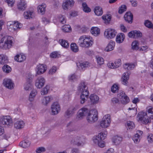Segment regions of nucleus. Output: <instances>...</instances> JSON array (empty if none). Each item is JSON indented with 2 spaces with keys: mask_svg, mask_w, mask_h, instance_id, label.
Returning a JSON list of instances; mask_svg holds the SVG:
<instances>
[{
  "mask_svg": "<svg viewBox=\"0 0 153 153\" xmlns=\"http://www.w3.org/2000/svg\"><path fill=\"white\" fill-rule=\"evenodd\" d=\"M88 122L90 123H93L98 120V112L95 109L90 111L86 117Z\"/></svg>",
  "mask_w": 153,
  "mask_h": 153,
  "instance_id": "obj_7",
  "label": "nucleus"
},
{
  "mask_svg": "<svg viewBox=\"0 0 153 153\" xmlns=\"http://www.w3.org/2000/svg\"><path fill=\"white\" fill-rule=\"evenodd\" d=\"M26 82L31 83L32 81V76L30 74H28L26 76Z\"/></svg>",
  "mask_w": 153,
  "mask_h": 153,
  "instance_id": "obj_59",
  "label": "nucleus"
},
{
  "mask_svg": "<svg viewBox=\"0 0 153 153\" xmlns=\"http://www.w3.org/2000/svg\"><path fill=\"white\" fill-rule=\"evenodd\" d=\"M1 125H7L8 126H11L13 124L12 120L9 116H3L0 119Z\"/></svg>",
  "mask_w": 153,
  "mask_h": 153,
  "instance_id": "obj_10",
  "label": "nucleus"
},
{
  "mask_svg": "<svg viewBox=\"0 0 153 153\" xmlns=\"http://www.w3.org/2000/svg\"><path fill=\"white\" fill-rule=\"evenodd\" d=\"M126 127L127 129H132L134 128L135 125L134 123L131 121H128L126 123Z\"/></svg>",
  "mask_w": 153,
  "mask_h": 153,
  "instance_id": "obj_41",
  "label": "nucleus"
},
{
  "mask_svg": "<svg viewBox=\"0 0 153 153\" xmlns=\"http://www.w3.org/2000/svg\"><path fill=\"white\" fill-rule=\"evenodd\" d=\"M26 56L24 54H17L15 57L14 59L18 62H21L25 61L26 59Z\"/></svg>",
  "mask_w": 153,
  "mask_h": 153,
  "instance_id": "obj_24",
  "label": "nucleus"
},
{
  "mask_svg": "<svg viewBox=\"0 0 153 153\" xmlns=\"http://www.w3.org/2000/svg\"><path fill=\"white\" fill-rule=\"evenodd\" d=\"M92 38L85 35L81 36L79 39L78 44L79 46L85 48H88L92 45L91 42Z\"/></svg>",
  "mask_w": 153,
  "mask_h": 153,
  "instance_id": "obj_5",
  "label": "nucleus"
},
{
  "mask_svg": "<svg viewBox=\"0 0 153 153\" xmlns=\"http://www.w3.org/2000/svg\"><path fill=\"white\" fill-rule=\"evenodd\" d=\"M3 84L4 85L9 89H13L14 84L12 80L8 79H5L3 80Z\"/></svg>",
  "mask_w": 153,
  "mask_h": 153,
  "instance_id": "obj_14",
  "label": "nucleus"
},
{
  "mask_svg": "<svg viewBox=\"0 0 153 153\" xmlns=\"http://www.w3.org/2000/svg\"><path fill=\"white\" fill-rule=\"evenodd\" d=\"M14 29L15 31L19 30L22 27V24L19 23L18 22H15L12 23Z\"/></svg>",
  "mask_w": 153,
  "mask_h": 153,
  "instance_id": "obj_39",
  "label": "nucleus"
},
{
  "mask_svg": "<svg viewBox=\"0 0 153 153\" xmlns=\"http://www.w3.org/2000/svg\"><path fill=\"white\" fill-rule=\"evenodd\" d=\"M45 148L43 147H39L37 148L36 150V153H41L45 151Z\"/></svg>",
  "mask_w": 153,
  "mask_h": 153,
  "instance_id": "obj_60",
  "label": "nucleus"
},
{
  "mask_svg": "<svg viewBox=\"0 0 153 153\" xmlns=\"http://www.w3.org/2000/svg\"><path fill=\"white\" fill-rule=\"evenodd\" d=\"M36 68L37 73L38 75L43 74L47 70V66L44 64H39L37 65Z\"/></svg>",
  "mask_w": 153,
  "mask_h": 153,
  "instance_id": "obj_18",
  "label": "nucleus"
},
{
  "mask_svg": "<svg viewBox=\"0 0 153 153\" xmlns=\"http://www.w3.org/2000/svg\"><path fill=\"white\" fill-rule=\"evenodd\" d=\"M49 89L50 87L48 85H46L41 91V94L42 95L47 94L48 93Z\"/></svg>",
  "mask_w": 153,
  "mask_h": 153,
  "instance_id": "obj_42",
  "label": "nucleus"
},
{
  "mask_svg": "<svg viewBox=\"0 0 153 153\" xmlns=\"http://www.w3.org/2000/svg\"><path fill=\"white\" fill-rule=\"evenodd\" d=\"M125 38V35L122 33L118 34L116 38V41L117 43H120L122 42Z\"/></svg>",
  "mask_w": 153,
  "mask_h": 153,
  "instance_id": "obj_29",
  "label": "nucleus"
},
{
  "mask_svg": "<svg viewBox=\"0 0 153 153\" xmlns=\"http://www.w3.org/2000/svg\"><path fill=\"white\" fill-rule=\"evenodd\" d=\"M132 48V49L134 50H137L139 49L138 47L139 45L138 42L136 40L133 42L131 45Z\"/></svg>",
  "mask_w": 153,
  "mask_h": 153,
  "instance_id": "obj_51",
  "label": "nucleus"
},
{
  "mask_svg": "<svg viewBox=\"0 0 153 153\" xmlns=\"http://www.w3.org/2000/svg\"><path fill=\"white\" fill-rule=\"evenodd\" d=\"M117 96L120 99L122 103L123 104H126L129 101L128 97L126 95L125 93L123 91L119 92L117 94Z\"/></svg>",
  "mask_w": 153,
  "mask_h": 153,
  "instance_id": "obj_12",
  "label": "nucleus"
},
{
  "mask_svg": "<svg viewBox=\"0 0 153 153\" xmlns=\"http://www.w3.org/2000/svg\"><path fill=\"white\" fill-rule=\"evenodd\" d=\"M67 126L69 130L71 131H75L77 130V128L75 126L71 125V122L68 124Z\"/></svg>",
  "mask_w": 153,
  "mask_h": 153,
  "instance_id": "obj_49",
  "label": "nucleus"
},
{
  "mask_svg": "<svg viewBox=\"0 0 153 153\" xmlns=\"http://www.w3.org/2000/svg\"><path fill=\"white\" fill-rule=\"evenodd\" d=\"M122 140V137L118 136H114L113 138L112 141L116 145L120 144Z\"/></svg>",
  "mask_w": 153,
  "mask_h": 153,
  "instance_id": "obj_33",
  "label": "nucleus"
},
{
  "mask_svg": "<svg viewBox=\"0 0 153 153\" xmlns=\"http://www.w3.org/2000/svg\"><path fill=\"white\" fill-rule=\"evenodd\" d=\"M71 50L74 52H77L79 51L78 47L76 45V44L74 43L71 44Z\"/></svg>",
  "mask_w": 153,
  "mask_h": 153,
  "instance_id": "obj_46",
  "label": "nucleus"
},
{
  "mask_svg": "<svg viewBox=\"0 0 153 153\" xmlns=\"http://www.w3.org/2000/svg\"><path fill=\"white\" fill-rule=\"evenodd\" d=\"M126 6L125 5H122L120 7L119 10V13L120 14L122 13L123 12L126 11Z\"/></svg>",
  "mask_w": 153,
  "mask_h": 153,
  "instance_id": "obj_56",
  "label": "nucleus"
},
{
  "mask_svg": "<svg viewBox=\"0 0 153 153\" xmlns=\"http://www.w3.org/2000/svg\"><path fill=\"white\" fill-rule=\"evenodd\" d=\"M111 122L110 115H106L102 119L100 122V126L102 128H107L110 125Z\"/></svg>",
  "mask_w": 153,
  "mask_h": 153,
  "instance_id": "obj_9",
  "label": "nucleus"
},
{
  "mask_svg": "<svg viewBox=\"0 0 153 153\" xmlns=\"http://www.w3.org/2000/svg\"><path fill=\"white\" fill-rule=\"evenodd\" d=\"M37 93V92L36 91H33L30 93L29 97V100L30 101H32L33 100V98L35 96Z\"/></svg>",
  "mask_w": 153,
  "mask_h": 153,
  "instance_id": "obj_47",
  "label": "nucleus"
},
{
  "mask_svg": "<svg viewBox=\"0 0 153 153\" xmlns=\"http://www.w3.org/2000/svg\"><path fill=\"white\" fill-rule=\"evenodd\" d=\"M137 118L138 120L140 121L142 123L146 124L150 123L151 119H153V115H152L149 117L146 113L141 111L138 113Z\"/></svg>",
  "mask_w": 153,
  "mask_h": 153,
  "instance_id": "obj_6",
  "label": "nucleus"
},
{
  "mask_svg": "<svg viewBox=\"0 0 153 153\" xmlns=\"http://www.w3.org/2000/svg\"><path fill=\"white\" fill-rule=\"evenodd\" d=\"M134 38L141 37L142 36V33L139 31L134 30Z\"/></svg>",
  "mask_w": 153,
  "mask_h": 153,
  "instance_id": "obj_58",
  "label": "nucleus"
},
{
  "mask_svg": "<svg viewBox=\"0 0 153 153\" xmlns=\"http://www.w3.org/2000/svg\"><path fill=\"white\" fill-rule=\"evenodd\" d=\"M58 18L59 22L62 24H64L66 23L65 18L64 16L61 15H59Z\"/></svg>",
  "mask_w": 153,
  "mask_h": 153,
  "instance_id": "obj_50",
  "label": "nucleus"
},
{
  "mask_svg": "<svg viewBox=\"0 0 153 153\" xmlns=\"http://www.w3.org/2000/svg\"><path fill=\"white\" fill-rule=\"evenodd\" d=\"M106 135L102 132H101L92 138L94 143L96 145H98L100 148H103L105 146V143L103 141L106 137Z\"/></svg>",
  "mask_w": 153,
  "mask_h": 153,
  "instance_id": "obj_4",
  "label": "nucleus"
},
{
  "mask_svg": "<svg viewBox=\"0 0 153 153\" xmlns=\"http://www.w3.org/2000/svg\"><path fill=\"white\" fill-rule=\"evenodd\" d=\"M2 69L4 72L8 73L10 72L11 68L10 67L7 65H5L2 68Z\"/></svg>",
  "mask_w": 153,
  "mask_h": 153,
  "instance_id": "obj_44",
  "label": "nucleus"
},
{
  "mask_svg": "<svg viewBox=\"0 0 153 153\" xmlns=\"http://www.w3.org/2000/svg\"><path fill=\"white\" fill-rule=\"evenodd\" d=\"M96 59L97 63L100 65H101L104 63V59L101 57L99 56H96Z\"/></svg>",
  "mask_w": 153,
  "mask_h": 153,
  "instance_id": "obj_48",
  "label": "nucleus"
},
{
  "mask_svg": "<svg viewBox=\"0 0 153 153\" xmlns=\"http://www.w3.org/2000/svg\"><path fill=\"white\" fill-rule=\"evenodd\" d=\"M53 100V98L51 96H48L44 97L42 100L43 104L47 105Z\"/></svg>",
  "mask_w": 153,
  "mask_h": 153,
  "instance_id": "obj_28",
  "label": "nucleus"
},
{
  "mask_svg": "<svg viewBox=\"0 0 153 153\" xmlns=\"http://www.w3.org/2000/svg\"><path fill=\"white\" fill-rule=\"evenodd\" d=\"M24 126L25 123L22 121H17L14 124V127L18 129H20L23 128Z\"/></svg>",
  "mask_w": 153,
  "mask_h": 153,
  "instance_id": "obj_30",
  "label": "nucleus"
},
{
  "mask_svg": "<svg viewBox=\"0 0 153 153\" xmlns=\"http://www.w3.org/2000/svg\"><path fill=\"white\" fill-rule=\"evenodd\" d=\"M41 129L44 134H48L51 131V129L50 128H48L46 126L42 128Z\"/></svg>",
  "mask_w": 153,
  "mask_h": 153,
  "instance_id": "obj_52",
  "label": "nucleus"
},
{
  "mask_svg": "<svg viewBox=\"0 0 153 153\" xmlns=\"http://www.w3.org/2000/svg\"><path fill=\"white\" fill-rule=\"evenodd\" d=\"M82 8L83 11L85 12L88 13L91 11V9L88 7L86 3H82Z\"/></svg>",
  "mask_w": 153,
  "mask_h": 153,
  "instance_id": "obj_45",
  "label": "nucleus"
},
{
  "mask_svg": "<svg viewBox=\"0 0 153 153\" xmlns=\"http://www.w3.org/2000/svg\"><path fill=\"white\" fill-rule=\"evenodd\" d=\"M115 66L117 68H118L121 64V60L120 59L116 60L114 62Z\"/></svg>",
  "mask_w": 153,
  "mask_h": 153,
  "instance_id": "obj_62",
  "label": "nucleus"
},
{
  "mask_svg": "<svg viewBox=\"0 0 153 153\" xmlns=\"http://www.w3.org/2000/svg\"><path fill=\"white\" fill-rule=\"evenodd\" d=\"M45 81V79L43 77H39L36 81L35 85L37 88H41L44 86Z\"/></svg>",
  "mask_w": 153,
  "mask_h": 153,
  "instance_id": "obj_17",
  "label": "nucleus"
},
{
  "mask_svg": "<svg viewBox=\"0 0 153 153\" xmlns=\"http://www.w3.org/2000/svg\"><path fill=\"white\" fill-rule=\"evenodd\" d=\"M46 7V5L44 3H42V4L39 5L37 7L38 13L42 15L45 14Z\"/></svg>",
  "mask_w": 153,
  "mask_h": 153,
  "instance_id": "obj_22",
  "label": "nucleus"
},
{
  "mask_svg": "<svg viewBox=\"0 0 153 153\" xmlns=\"http://www.w3.org/2000/svg\"><path fill=\"white\" fill-rule=\"evenodd\" d=\"M91 103L93 104H95L98 103L99 98L95 94H92L90 97Z\"/></svg>",
  "mask_w": 153,
  "mask_h": 153,
  "instance_id": "obj_27",
  "label": "nucleus"
},
{
  "mask_svg": "<svg viewBox=\"0 0 153 153\" xmlns=\"http://www.w3.org/2000/svg\"><path fill=\"white\" fill-rule=\"evenodd\" d=\"M24 16L25 19H33L35 17V14L33 12L28 10L24 13Z\"/></svg>",
  "mask_w": 153,
  "mask_h": 153,
  "instance_id": "obj_21",
  "label": "nucleus"
},
{
  "mask_svg": "<svg viewBox=\"0 0 153 153\" xmlns=\"http://www.w3.org/2000/svg\"><path fill=\"white\" fill-rule=\"evenodd\" d=\"M140 134H138V133H136L133 137V140L136 143H138L140 140Z\"/></svg>",
  "mask_w": 153,
  "mask_h": 153,
  "instance_id": "obj_54",
  "label": "nucleus"
},
{
  "mask_svg": "<svg viewBox=\"0 0 153 153\" xmlns=\"http://www.w3.org/2000/svg\"><path fill=\"white\" fill-rule=\"evenodd\" d=\"M119 89V87L118 85L116 84H114L112 86L111 88V91L112 92L114 93L118 91Z\"/></svg>",
  "mask_w": 153,
  "mask_h": 153,
  "instance_id": "obj_55",
  "label": "nucleus"
},
{
  "mask_svg": "<svg viewBox=\"0 0 153 153\" xmlns=\"http://www.w3.org/2000/svg\"><path fill=\"white\" fill-rule=\"evenodd\" d=\"M13 38L6 36L2 38L0 42V47L2 49L8 50L11 48L13 45Z\"/></svg>",
  "mask_w": 153,
  "mask_h": 153,
  "instance_id": "obj_2",
  "label": "nucleus"
},
{
  "mask_svg": "<svg viewBox=\"0 0 153 153\" xmlns=\"http://www.w3.org/2000/svg\"><path fill=\"white\" fill-rule=\"evenodd\" d=\"M115 45V42L112 41H110L107 47L105 48V51L107 52L112 51L114 49Z\"/></svg>",
  "mask_w": 153,
  "mask_h": 153,
  "instance_id": "obj_26",
  "label": "nucleus"
},
{
  "mask_svg": "<svg viewBox=\"0 0 153 153\" xmlns=\"http://www.w3.org/2000/svg\"><path fill=\"white\" fill-rule=\"evenodd\" d=\"M18 9L21 10H24L27 7V4L25 1H21L17 5Z\"/></svg>",
  "mask_w": 153,
  "mask_h": 153,
  "instance_id": "obj_31",
  "label": "nucleus"
},
{
  "mask_svg": "<svg viewBox=\"0 0 153 153\" xmlns=\"http://www.w3.org/2000/svg\"><path fill=\"white\" fill-rule=\"evenodd\" d=\"M30 144V142L28 140H25L20 142L19 145L22 148H26L29 146Z\"/></svg>",
  "mask_w": 153,
  "mask_h": 153,
  "instance_id": "obj_32",
  "label": "nucleus"
},
{
  "mask_svg": "<svg viewBox=\"0 0 153 153\" xmlns=\"http://www.w3.org/2000/svg\"><path fill=\"white\" fill-rule=\"evenodd\" d=\"M13 38L6 36L2 38L0 42V47L2 49L8 50L11 48L13 45Z\"/></svg>",
  "mask_w": 153,
  "mask_h": 153,
  "instance_id": "obj_3",
  "label": "nucleus"
},
{
  "mask_svg": "<svg viewBox=\"0 0 153 153\" xmlns=\"http://www.w3.org/2000/svg\"><path fill=\"white\" fill-rule=\"evenodd\" d=\"M91 33L95 36L99 35L100 32V30L99 28L97 27H92L91 29Z\"/></svg>",
  "mask_w": 153,
  "mask_h": 153,
  "instance_id": "obj_34",
  "label": "nucleus"
},
{
  "mask_svg": "<svg viewBox=\"0 0 153 153\" xmlns=\"http://www.w3.org/2000/svg\"><path fill=\"white\" fill-rule=\"evenodd\" d=\"M59 42L63 47L67 48L69 47V44L67 41L63 39H61L59 40Z\"/></svg>",
  "mask_w": 153,
  "mask_h": 153,
  "instance_id": "obj_37",
  "label": "nucleus"
},
{
  "mask_svg": "<svg viewBox=\"0 0 153 153\" xmlns=\"http://www.w3.org/2000/svg\"><path fill=\"white\" fill-rule=\"evenodd\" d=\"M94 12L95 14L97 16H101L103 13L102 8L99 6L95 7L94 9Z\"/></svg>",
  "mask_w": 153,
  "mask_h": 153,
  "instance_id": "obj_35",
  "label": "nucleus"
},
{
  "mask_svg": "<svg viewBox=\"0 0 153 153\" xmlns=\"http://www.w3.org/2000/svg\"><path fill=\"white\" fill-rule=\"evenodd\" d=\"M4 133V130L3 128H1V127L0 126V136L2 135L3 138L2 139H4L6 140H7L8 138L10 137L7 136L5 134H3Z\"/></svg>",
  "mask_w": 153,
  "mask_h": 153,
  "instance_id": "obj_53",
  "label": "nucleus"
},
{
  "mask_svg": "<svg viewBox=\"0 0 153 153\" xmlns=\"http://www.w3.org/2000/svg\"><path fill=\"white\" fill-rule=\"evenodd\" d=\"M77 67L79 69L82 70L84 68L88 67L89 65V63L87 62H79L77 63Z\"/></svg>",
  "mask_w": 153,
  "mask_h": 153,
  "instance_id": "obj_23",
  "label": "nucleus"
},
{
  "mask_svg": "<svg viewBox=\"0 0 153 153\" xmlns=\"http://www.w3.org/2000/svg\"><path fill=\"white\" fill-rule=\"evenodd\" d=\"M51 109L52 114L56 115L60 111V107L59 104L57 102H54L51 105Z\"/></svg>",
  "mask_w": 153,
  "mask_h": 153,
  "instance_id": "obj_16",
  "label": "nucleus"
},
{
  "mask_svg": "<svg viewBox=\"0 0 153 153\" xmlns=\"http://www.w3.org/2000/svg\"><path fill=\"white\" fill-rule=\"evenodd\" d=\"M129 74L128 72L123 74L121 77L122 83L124 85H127L128 83V80L129 79Z\"/></svg>",
  "mask_w": 153,
  "mask_h": 153,
  "instance_id": "obj_19",
  "label": "nucleus"
},
{
  "mask_svg": "<svg viewBox=\"0 0 153 153\" xmlns=\"http://www.w3.org/2000/svg\"><path fill=\"white\" fill-rule=\"evenodd\" d=\"M31 83L26 82L24 85V89L26 91L30 90L31 86Z\"/></svg>",
  "mask_w": 153,
  "mask_h": 153,
  "instance_id": "obj_61",
  "label": "nucleus"
},
{
  "mask_svg": "<svg viewBox=\"0 0 153 153\" xmlns=\"http://www.w3.org/2000/svg\"><path fill=\"white\" fill-rule=\"evenodd\" d=\"M71 144L78 146L83 145L85 143L84 138L80 135L75 136L71 141Z\"/></svg>",
  "mask_w": 153,
  "mask_h": 153,
  "instance_id": "obj_8",
  "label": "nucleus"
},
{
  "mask_svg": "<svg viewBox=\"0 0 153 153\" xmlns=\"http://www.w3.org/2000/svg\"><path fill=\"white\" fill-rule=\"evenodd\" d=\"M144 24L147 27L153 29V24L151 21L148 20H146L144 22Z\"/></svg>",
  "mask_w": 153,
  "mask_h": 153,
  "instance_id": "obj_43",
  "label": "nucleus"
},
{
  "mask_svg": "<svg viewBox=\"0 0 153 153\" xmlns=\"http://www.w3.org/2000/svg\"><path fill=\"white\" fill-rule=\"evenodd\" d=\"M147 139L148 141L150 143H151L152 142L153 140V134H149L148 137Z\"/></svg>",
  "mask_w": 153,
  "mask_h": 153,
  "instance_id": "obj_64",
  "label": "nucleus"
},
{
  "mask_svg": "<svg viewBox=\"0 0 153 153\" xmlns=\"http://www.w3.org/2000/svg\"><path fill=\"white\" fill-rule=\"evenodd\" d=\"M124 18L126 22L131 23L133 19V15L131 12H127L125 15Z\"/></svg>",
  "mask_w": 153,
  "mask_h": 153,
  "instance_id": "obj_20",
  "label": "nucleus"
},
{
  "mask_svg": "<svg viewBox=\"0 0 153 153\" xmlns=\"http://www.w3.org/2000/svg\"><path fill=\"white\" fill-rule=\"evenodd\" d=\"M90 111L87 108L83 107L79 111L77 117L81 119L84 116L87 117Z\"/></svg>",
  "mask_w": 153,
  "mask_h": 153,
  "instance_id": "obj_13",
  "label": "nucleus"
},
{
  "mask_svg": "<svg viewBox=\"0 0 153 153\" xmlns=\"http://www.w3.org/2000/svg\"><path fill=\"white\" fill-rule=\"evenodd\" d=\"M75 110V108H70L65 111V116L67 118H69L74 114V111Z\"/></svg>",
  "mask_w": 153,
  "mask_h": 153,
  "instance_id": "obj_25",
  "label": "nucleus"
},
{
  "mask_svg": "<svg viewBox=\"0 0 153 153\" xmlns=\"http://www.w3.org/2000/svg\"><path fill=\"white\" fill-rule=\"evenodd\" d=\"M63 31L66 32H68L71 30V27L69 25H65L63 27Z\"/></svg>",
  "mask_w": 153,
  "mask_h": 153,
  "instance_id": "obj_57",
  "label": "nucleus"
},
{
  "mask_svg": "<svg viewBox=\"0 0 153 153\" xmlns=\"http://www.w3.org/2000/svg\"><path fill=\"white\" fill-rule=\"evenodd\" d=\"M56 67L53 66L49 70L48 73L50 75H52L56 72Z\"/></svg>",
  "mask_w": 153,
  "mask_h": 153,
  "instance_id": "obj_63",
  "label": "nucleus"
},
{
  "mask_svg": "<svg viewBox=\"0 0 153 153\" xmlns=\"http://www.w3.org/2000/svg\"><path fill=\"white\" fill-rule=\"evenodd\" d=\"M8 61L7 57L4 55H0V64H4L6 63Z\"/></svg>",
  "mask_w": 153,
  "mask_h": 153,
  "instance_id": "obj_38",
  "label": "nucleus"
},
{
  "mask_svg": "<svg viewBox=\"0 0 153 153\" xmlns=\"http://www.w3.org/2000/svg\"><path fill=\"white\" fill-rule=\"evenodd\" d=\"M124 68L126 70H130L133 69L134 67L133 64H125L123 65Z\"/></svg>",
  "mask_w": 153,
  "mask_h": 153,
  "instance_id": "obj_40",
  "label": "nucleus"
},
{
  "mask_svg": "<svg viewBox=\"0 0 153 153\" xmlns=\"http://www.w3.org/2000/svg\"><path fill=\"white\" fill-rule=\"evenodd\" d=\"M74 3V1L73 0H66L62 4V8L64 10H67L73 6Z\"/></svg>",
  "mask_w": 153,
  "mask_h": 153,
  "instance_id": "obj_15",
  "label": "nucleus"
},
{
  "mask_svg": "<svg viewBox=\"0 0 153 153\" xmlns=\"http://www.w3.org/2000/svg\"><path fill=\"white\" fill-rule=\"evenodd\" d=\"M117 33L116 30L113 29L108 28L104 32L105 36L108 39H111L115 37Z\"/></svg>",
  "mask_w": 153,
  "mask_h": 153,
  "instance_id": "obj_11",
  "label": "nucleus"
},
{
  "mask_svg": "<svg viewBox=\"0 0 153 153\" xmlns=\"http://www.w3.org/2000/svg\"><path fill=\"white\" fill-rule=\"evenodd\" d=\"M88 87L84 82H81L79 86L78 90L81 93L80 95V103L84 104L87 100L89 94Z\"/></svg>",
  "mask_w": 153,
  "mask_h": 153,
  "instance_id": "obj_1",
  "label": "nucleus"
},
{
  "mask_svg": "<svg viewBox=\"0 0 153 153\" xmlns=\"http://www.w3.org/2000/svg\"><path fill=\"white\" fill-rule=\"evenodd\" d=\"M102 19L104 21L105 23L108 24L109 23L111 19V16L110 15L108 14L103 15L102 17Z\"/></svg>",
  "mask_w": 153,
  "mask_h": 153,
  "instance_id": "obj_36",
  "label": "nucleus"
}]
</instances>
